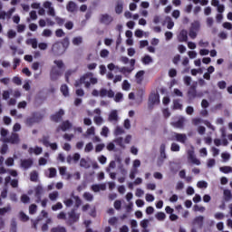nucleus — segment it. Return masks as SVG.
I'll return each mask as SVG.
<instances>
[{"instance_id":"1","label":"nucleus","mask_w":232,"mask_h":232,"mask_svg":"<svg viewBox=\"0 0 232 232\" xmlns=\"http://www.w3.org/2000/svg\"><path fill=\"white\" fill-rule=\"evenodd\" d=\"M99 82V80L93 76V72H86L82 76L80 77V79L76 80L74 82L75 88H81L82 84L84 85V88H90L92 85L97 84Z\"/></svg>"},{"instance_id":"2","label":"nucleus","mask_w":232,"mask_h":232,"mask_svg":"<svg viewBox=\"0 0 232 232\" xmlns=\"http://www.w3.org/2000/svg\"><path fill=\"white\" fill-rule=\"evenodd\" d=\"M92 95L93 97H109V99H113V97H115V92H113V90L110 89L109 91L104 89V88H102L99 91H97V89H94L92 92Z\"/></svg>"},{"instance_id":"3","label":"nucleus","mask_w":232,"mask_h":232,"mask_svg":"<svg viewBox=\"0 0 232 232\" xmlns=\"http://www.w3.org/2000/svg\"><path fill=\"white\" fill-rule=\"evenodd\" d=\"M43 121V116L39 112H34L31 117H28L25 121V124L27 126H34V124L37 122H41Z\"/></svg>"},{"instance_id":"4","label":"nucleus","mask_w":232,"mask_h":232,"mask_svg":"<svg viewBox=\"0 0 232 232\" xmlns=\"http://www.w3.org/2000/svg\"><path fill=\"white\" fill-rule=\"evenodd\" d=\"M76 209L72 208L69 213V220L68 225L72 226V224H75V222H79V218H81V214L75 213Z\"/></svg>"},{"instance_id":"5","label":"nucleus","mask_w":232,"mask_h":232,"mask_svg":"<svg viewBox=\"0 0 232 232\" xmlns=\"http://www.w3.org/2000/svg\"><path fill=\"white\" fill-rule=\"evenodd\" d=\"M99 21L102 24H105L106 26H110L112 23L113 18L109 14H102L100 15Z\"/></svg>"},{"instance_id":"6","label":"nucleus","mask_w":232,"mask_h":232,"mask_svg":"<svg viewBox=\"0 0 232 232\" xmlns=\"http://www.w3.org/2000/svg\"><path fill=\"white\" fill-rule=\"evenodd\" d=\"M63 117H64V110L60 109L54 114H52L50 119L53 122H61V121H63Z\"/></svg>"},{"instance_id":"7","label":"nucleus","mask_w":232,"mask_h":232,"mask_svg":"<svg viewBox=\"0 0 232 232\" xmlns=\"http://www.w3.org/2000/svg\"><path fill=\"white\" fill-rule=\"evenodd\" d=\"M188 98V104L192 102L194 99H197V85H191L187 92Z\"/></svg>"},{"instance_id":"8","label":"nucleus","mask_w":232,"mask_h":232,"mask_svg":"<svg viewBox=\"0 0 232 232\" xmlns=\"http://www.w3.org/2000/svg\"><path fill=\"white\" fill-rule=\"evenodd\" d=\"M173 140H177V142H180L181 144H186V140H188V136L186 134L174 132Z\"/></svg>"},{"instance_id":"9","label":"nucleus","mask_w":232,"mask_h":232,"mask_svg":"<svg viewBox=\"0 0 232 232\" xmlns=\"http://www.w3.org/2000/svg\"><path fill=\"white\" fill-rule=\"evenodd\" d=\"M62 74L63 72H61V70H59L55 66H53L50 72L51 81H57V79H59V76Z\"/></svg>"},{"instance_id":"10","label":"nucleus","mask_w":232,"mask_h":232,"mask_svg":"<svg viewBox=\"0 0 232 232\" xmlns=\"http://www.w3.org/2000/svg\"><path fill=\"white\" fill-rule=\"evenodd\" d=\"M73 125L72 124V122H70V121L66 120L62 122V124L57 128L56 131H68V130H72V127Z\"/></svg>"},{"instance_id":"11","label":"nucleus","mask_w":232,"mask_h":232,"mask_svg":"<svg viewBox=\"0 0 232 232\" xmlns=\"http://www.w3.org/2000/svg\"><path fill=\"white\" fill-rule=\"evenodd\" d=\"M44 8H47V14L48 15H51V17H55V9L52 6V2L46 1L44 3Z\"/></svg>"},{"instance_id":"12","label":"nucleus","mask_w":232,"mask_h":232,"mask_svg":"<svg viewBox=\"0 0 232 232\" xmlns=\"http://www.w3.org/2000/svg\"><path fill=\"white\" fill-rule=\"evenodd\" d=\"M20 166L24 169H29V168H32V166H34V160L32 159L21 160Z\"/></svg>"},{"instance_id":"13","label":"nucleus","mask_w":232,"mask_h":232,"mask_svg":"<svg viewBox=\"0 0 232 232\" xmlns=\"http://www.w3.org/2000/svg\"><path fill=\"white\" fill-rule=\"evenodd\" d=\"M9 144H19V134L12 133L9 138L5 140Z\"/></svg>"},{"instance_id":"14","label":"nucleus","mask_w":232,"mask_h":232,"mask_svg":"<svg viewBox=\"0 0 232 232\" xmlns=\"http://www.w3.org/2000/svg\"><path fill=\"white\" fill-rule=\"evenodd\" d=\"M149 102L150 104H160V95L159 93H151L149 97Z\"/></svg>"},{"instance_id":"15","label":"nucleus","mask_w":232,"mask_h":232,"mask_svg":"<svg viewBox=\"0 0 232 232\" xmlns=\"http://www.w3.org/2000/svg\"><path fill=\"white\" fill-rule=\"evenodd\" d=\"M63 50V44L61 43L56 42L53 44L52 52L54 53V55H60L61 51Z\"/></svg>"},{"instance_id":"16","label":"nucleus","mask_w":232,"mask_h":232,"mask_svg":"<svg viewBox=\"0 0 232 232\" xmlns=\"http://www.w3.org/2000/svg\"><path fill=\"white\" fill-rule=\"evenodd\" d=\"M188 155L192 164H196V166H200V160L195 157V152L193 150H188Z\"/></svg>"},{"instance_id":"17","label":"nucleus","mask_w":232,"mask_h":232,"mask_svg":"<svg viewBox=\"0 0 232 232\" xmlns=\"http://www.w3.org/2000/svg\"><path fill=\"white\" fill-rule=\"evenodd\" d=\"M178 41L179 43H186L188 41V31L181 30L178 36Z\"/></svg>"},{"instance_id":"18","label":"nucleus","mask_w":232,"mask_h":232,"mask_svg":"<svg viewBox=\"0 0 232 232\" xmlns=\"http://www.w3.org/2000/svg\"><path fill=\"white\" fill-rule=\"evenodd\" d=\"M122 12H124V4L122 3V1H118L115 6V14L121 15Z\"/></svg>"},{"instance_id":"19","label":"nucleus","mask_w":232,"mask_h":232,"mask_svg":"<svg viewBox=\"0 0 232 232\" xmlns=\"http://www.w3.org/2000/svg\"><path fill=\"white\" fill-rule=\"evenodd\" d=\"M192 224L195 226H199V227H202V226H204V216H198L196 217L193 221Z\"/></svg>"},{"instance_id":"20","label":"nucleus","mask_w":232,"mask_h":232,"mask_svg":"<svg viewBox=\"0 0 232 232\" xmlns=\"http://www.w3.org/2000/svg\"><path fill=\"white\" fill-rule=\"evenodd\" d=\"M67 12H71V14H73V12H77V4L73 1H70L66 6Z\"/></svg>"},{"instance_id":"21","label":"nucleus","mask_w":232,"mask_h":232,"mask_svg":"<svg viewBox=\"0 0 232 232\" xmlns=\"http://www.w3.org/2000/svg\"><path fill=\"white\" fill-rule=\"evenodd\" d=\"M108 121L110 122H113V121H119V114L117 113V111H111L109 114Z\"/></svg>"},{"instance_id":"22","label":"nucleus","mask_w":232,"mask_h":232,"mask_svg":"<svg viewBox=\"0 0 232 232\" xmlns=\"http://www.w3.org/2000/svg\"><path fill=\"white\" fill-rule=\"evenodd\" d=\"M160 158L164 160L165 159H168V156L166 155V144L162 143L160 147Z\"/></svg>"},{"instance_id":"23","label":"nucleus","mask_w":232,"mask_h":232,"mask_svg":"<svg viewBox=\"0 0 232 232\" xmlns=\"http://www.w3.org/2000/svg\"><path fill=\"white\" fill-rule=\"evenodd\" d=\"M171 124L174 126V128L182 129L184 128V118H180L179 121L172 122Z\"/></svg>"},{"instance_id":"24","label":"nucleus","mask_w":232,"mask_h":232,"mask_svg":"<svg viewBox=\"0 0 232 232\" xmlns=\"http://www.w3.org/2000/svg\"><path fill=\"white\" fill-rule=\"evenodd\" d=\"M38 179H39V174L37 173V171L34 170L30 173L31 182H37Z\"/></svg>"},{"instance_id":"25","label":"nucleus","mask_w":232,"mask_h":232,"mask_svg":"<svg viewBox=\"0 0 232 232\" xmlns=\"http://www.w3.org/2000/svg\"><path fill=\"white\" fill-rule=\"evenodd\" d=\"M19 218L22 222H28L30 220V217H28L24 212L20 211Z\"/></svg>"},{"instance_id":"26","label":"nucleus","mask_w":232,"mask_h":232,"mask_svg":"<svg viewBox=\"0 0 232 232\" xmlns=\"http://www.w3.org/2000/svg\"><path fill=\"white\" fill-rule=\"evenodd\" d=\"M144 71H139L136 75L135 78L138 81V84H140V82H142V77H144Z\"/></svg>"},{"instance_id":"27","label":"nucleus","mask_w":232,"mask_h":232,"mask_svg":"<svg viewBox=\"0 0 232 232\" xmlns=\"http://www.w3.org/2000/svg\"><path fill=\"white\" fill-rule=\"evenodd\" d=\"M190 30H194L196 32H198L200 30V22L199 21H195L191 24Z\"/></svg>"},{"instance_id":"28","label":"nucleus","mask_w":232,"mask_h":232,"mask_svg":"<svg viewBox=\"0 0 232 232\" xmlns=\"http://www.w3.org/2000/svg\"><path fill=\"white\" fill-rule=\"evenodd\" d=\"M41 142L45 146V148L50 147V136H43Z\"/></svg>"},{"instance_id":"29","label":"nucleus","mask_w":232,"mask_h":232,"mask_svg":"<svg viewBox=\"0 0 232 232\" xmlns=\"http://www.w3.org/2000/svg\"><path fill=\"white\" fill-rule=\"evenodd\" d=\"M118 70L120 73H123V75H125V73H131L133 68L130 69L128 67H118Z\"/></svg>"},{"instance_id":"30","label":"nucleus","mask_w":232,"mask_h":232,"mask_svg":"<svg viewBox=\"0 0 232 232\" xmlns=\"http://www.w3.org/2000/svg\"><path fill=\"white\" fill-rule=\"evenodd\" d=\"M173 110H182V103H180V100L173 101Z\"/></svg>"},{"instance_id":"31","label":"nucleus","mask_w":232,"mask_h":232,"mask_svg":"<svg viewBox=\"0 0 232 232\" xmlns=\"http://www.w3.org/2000/svg\"><path fill=\"white\" fill-rule=\"evenodd\" d=\"M72 44L74 46H79V44H82V36H77L72 39Z\"/></svg>"},{"instance_id":"32","label":"nucleus","mask_w":232,"mask_h":232,"mask_svg":"<svg viewBox=\"0 0 232 232\" xmlns=\"http://www.w3.org/2000/svg\"><path fill=\"white\" fill-rule=\"evenodd\" d=\"M156 218L160 222H162L163 220H166V214L164 212H158L156 214Z\"/></svg>"},{"instance_id":"33","label":"nucleus","mask_w":232,"mask_h":232,"mask_svg":"<svg viewBox=\"0 0 232 232\" xmlns=\"http://www.w3.org/2000/svg\"><path fill=\"white\" fill-rule=\"evenodd\" d=\"M60 90H61L63 95H64V97H68V95H69L68 85L63 84L61 86Z\"/></svg>"},{"instance_id":"34","label":"nucleus","mask_w":232,"mask_h":232,"mask_svg":"<svg viewBox=\"0 0 232 232\" xmlns=\"http://www.w3.org/2000/svg\"><path fill=\"white\" fill-rule=\"evenodd\" d=\"M37 213V205L31 204L29 206V214L30 215H35Z\"/></svg>"},{"instance_id":"35","label":"nucleus","mask_w":232,"mask_h":232,"mask_svg":"<svg viewBox=\"0 0 232 232\" xmlns=\"http://www.w3.org/2000/svg\"><path fill=\"white\" fill-rule=\"evenodd\" d=\"M80 166H81V168H85V169H88V168H90V164L88 163V161L84 158L81 159Z\"/></svg>"},{"instance_id":"36","label":"nucleus","mask_w":232,"mask_h":232,"mask_svg":"<svg viewBox=\"0 0 232 232\" xmlns=\"http://www.w3.org/2000/svg\"><path fill=\"white\" fill-rule=\"evenodd\" d=\"M12 12H14V9H11L8 14L5 11L0 12V19H6V16L8 17V19H10V15H12Z\"/></svg>"},{"instance_id":"37","label":"nucleus","mask_w":232,"mask_h":232,"mask_svg":"<svg viewBox=\"0 0 232 232\" xmlns=\"http://www.w3.org/2000/svg\"><path fill=\"white\" fill-rule=\"evenodd\" d=\"M49 198L52 201L57 200V198H59V192L58 191H53V192L50 193L49 194Z\"/></svg>"},{"instance_id":"38","label":"nucleus","mask_w":232,"mask_h":232,"mask_svg":"<svg viewBox=\"0 0 232 232\" xmlns=\"http://www.w3.org/2000/svg\"><path fill=\"white\" fill-rule=\"evenodd\" d=\"M219 170L222 172V173H232V168L229 167V166H224V167H221L219 168Z\"/></svg>"},{"instance_id":"39","label":"nucleus","mask_w":232,"mask_h":232,"mask_svg":"<svg viewBox=\"0 0 232 232\" xmlns=\"http://www.w3.org/2000/svg\"><path fill=\"white\" fill-rule=\"evenodd\" d=\"M142 63L143 64H150V63H153V59L151 58V56L150 55H145L143 58H142Z\"/></svg>"},{"instance_id":"40","label":"nucleus","mask_w":232,"mask_h":232,"mask_svg":"<svg viewBox=\"0 0 232 232\" xmlns=\"http://www.w3.org/2000/svg\"><path fill=\"white\" fill-rule=\"evenodd\" d=\"M83 198L88 202H92V200H93V195L90 192H85L83 193Z\"/></svg>"},{"instance_id":"41","label":"nucleus","mask_w":232,"mask_h":232,"mask_svg":"<svg viewBox=\"0 0 232 232\" xmlns=\"http://www.w3.org/2000/svg\"><path fill=\"white\" fill-rule=\"evenodd\" d=\"M130 88H131V84H130L128 80H124L122 82V90H124V92H128V90H130Z\"/></svg>"},{"instance_id":"42","label":"nucleus","mask_w":232,"mask_h":232,"mask_svg":"<svg viewBox=\"0 0 232 232\" xmlns=\"http://www.w3.org/2000/svg\"><path fill=\"white\" fill-rule=\"evenodd\" d=\"M54 19L58 26H63L64 23H66V20L64 18H61L59 16H56Z\"/></svg>"},{"instance_id":"43","label":"nucleus","mask_w":232,"mask_h":232,"mask_svg":"<svg viewBox=\"0 0 232 232\" xmlns=\"http://www.w3.org/2000/svg\"><path fill=\"white\" fill-rule=\"evenodd\" d=\"M114 142L115 144H117V146H120V148H124V139H122L121 137L117 138Z\"/></svg>"},{"instance_id":"44","label":"nucleus","mask_w":232,"mask_h":232,"mask_svg":"<svg viewBox=\"0 0 232 232\" xmlns=\"http://www.w3.org/2000/svg\"><path fill=\"white\" fill-rule=\"evenodd\" d=\"M51 232H67L64 227H55L51 229Z\"/></svg>"},{"instance_id":"45","label":"nucleus","mask_w":232,"mask_h":232,"mask_svg":"<svg viewBox=\"0 0 232 232\" xmlns=\"http://www.w3.org/2000/svg\"><path fill=\"white\" fill-rule=\"evenodd\" d=\"M73 198L75 200V208H81V205L82 204V200H81V198H79V196H73Z\"/></svg>"},{"instance_id":"46","label":"nucleus","mask_w":232,"mask_h":232,"mask_svg":"<svg viewBox=\"0 0 232 232\" xmlns=\"http://www.w3.org/2000/svg\"><path fill=\"white\" fill-rule=\"evenodd\" d=\"M57 175V169L55 168L49 169V179H53Z\"/></svg>"},{"instance_id":"47","label":"nucleus","mask_w":232,"mask_h":232,"mask_svg":"<svg viewBox=\"0 0 232 232\" xmlns=\"http://www.w3.org/2000/svg\"><path fill=\"white\" fill-rule=\"evenodd\" d=\"M224 197L226 200H231L232 198V194H231V190L229 189H225L224 190Z\"/></svg>"},{"instance_id":"48","label":"nucleus","mask_w":232,"mask_h":232,"mask_svg":"<svg viewBox=\"0 0 232 232\" xmlns=\"http://www.w3.org/2000/svg\"><path fill=\"white\" fill-rule=\"evenodd\" d=\"M90 135H95V127L89 128L86 131V134H83V137H88Z\"/></svg>"},{"instance_id":"49","label":"nucleus","mask_w":232,"mask_h":232,"mask_svg":"<svg viewBox=\"0 0 232 232\" xmlns=\"http://www.w3.org/2000/svg\"><path fill=\"white\" fill-rule=\"evenodd\" d=\"M21 202H23V204H29L30 197H28V195H26V194H23L21 196Z\"/></svg>"},{"instance_id":"50","label":"nucleus","mask_w":232,"mask_h":232,"mask_svg":"<svg viewBox=\"0 0 232 232\" xmlns=\"http://www.w3.org/2000/svg\"><path fill=\"white\" fill-rule=\"evenodd\" d=\"M108 55H110V51H108V49H102V50L100 52V56H101L102 59H106V57H108Z\"/></svg>"},{"instance_id":"51","label":"nucleus","mask_w":232,"mask_h":232,"mask_svg":"<svg viewBox=\"0 0 232 232\" xmlns=\"http://www.w3.org/2000/svg\"><path fill=\"white\" fill-rule=\"evenodd\" d=\"M93 121L97 126H101V124L104 121V120L101 116H95Z\"/></svg>"},{"instance_id":"52","label":"nucleus","mask_w":232,"mask_h":232,"mask_svg":"<svg viewBox=\"0 0 232 232\" xmlns=\"http://www.w3.org/2000/svg\"><path fill=\"white\" fill-rule=\"evenodd\" d=\"M53 211H59V209H63V203L57 202L55 205L52 206Z\"/></svg>"},{"instance_id":"53","label":"nucleus","mask_w":232,"mask_h":232,"mask_svg":"<svg viewBox=\"0 0 232 232\" xmlns=\"http://www.w3.org/2000/svg\"><path fill=\"white\" fill-rule=\"evenodd\" d=\"M10 232H17V222L15 220L11 222Z\"/></svg>"},{"instance_id":"54","label":"nucleus","mask_w":232,"mask_h":232,"mask_svg":"<svg viewBox=\"0 0 232 232\" xmlns=\"http://www.w3.org/2000/svg\"><path fill=\"white\" fill-rule=\"evenodd\" d=\"M197 187L199 188V189L208 188V182L201 180L197 183Z\"/></svg>"},{"instance_id":"55","label":"nucleus","mask_w":232,"mask_h":232,"mask_svg":"<svg viewBox=\"0 0 232 232\" xmlns=\"http://www.w3.org/2000/svg\"><path fill=\"white\" fill-rule=\"evenodd\" d=\"M14 84H16V86H21L23 84V80H21L18 76H14L13 78Z\"/></svg>"},{"instance_id":"56","label":"nucleus","mask_w":232,"mask_h":232,"mask_svg":"<svg viewBox=\"0 0 232 232\" xmlns=\"http://www.w3.org/2000/svg\"><path fill=\"white\" fill-rule=\"evenodd\" d=\"M149 224H150V220L149 219H143V220L140 221V226L143 229H146V228H148Z\"/></svg>"},{"instance_id":"57","label":"nucleus","mask_w":232,"mask_h":232,"mask_svg":"<svg viewBox=\"0 0 232 232\" xmlns=\"http://www.w3.org/2000/svg\"><path fill=\"white\" fill-rule=\"evenodd\" d=\"M35 191V197H41V195H43V187L41 186H37L34 189Z\"/></svg>"},{"instance_id":"58","label":"nucleus","mask_w":232,"mask_h":232,"mask_svg":"<svg viewBox=\"0 0 232 232\" xmlns=\"http://www.w3.org/2000/svg\"><path fill=\"white\" fill-rule=\"evenodd\" d=\"M93 150V144L92 142H89L86 144L84 151L85 153H90Z\"/></svg>"},{"instance_id":"59","label":"nucleus","mask_w":232,"mask_h":232,"mask_svg":"<svg viewBox=\"0 0 232 232\" xmlns=\"http://www.w3.org/2000/svg\"><path fill=\"white\" fill-rule=\"evenodd\" d=\"M108 133H110V129L106 126L102 127L101 135H102V137H108Z\"/></svg>"},{"instance_id":"60","label":"nucleus","mask_w":232,"mask_h":232,"mask_svg":"<svg viewBox=\"0 0 232 232\" xmlns=\"http://www.w3.org/2000/svg\"><path fill=\"white\" fill-rule=\"evenodd\" d=\"M194 211H199L200 213H204V211H206V208L205 207H199L198 205H195L193 207Z\"/></svg>"},{"instance_id":"61","label":"nucleus","mask_w":232,"mask_h":232,"mask_svg":"<svg viewBox=\"0 0 232 232\" xmlns=\"http://www.w3.org/2000/svg\"><path fill=\"white\" fill-rule=\"evenodd\" d=\"M16 35H17V33H15V31L12 29L7 32L8 39H14Z\"/></svg>"},{"instance_id":"62","label":"nucleus","mask_w":232,"mask_h":232,"mask_svg":"<svg viewBox=\"0 0 232 232\" xmlns=\"http://www.w3.org/2000/svg\"><path fill=\"white\" fill-rule=\"evenodd\" d=\"M170 150L171 151H180V146L177 143H172Z\"/></svg>"},{"instance_id":"63","label":"nucleus","mask_w":232,"mask_h":232,"mask_svg":"<svg viewBox=\"0 0 232 232\" xmlns=\"http://www.w3.org/2000/svg\"><path fill=\"white\" fill-rule=\"evenodd\" d=\"M55 35H56V37H64L65 33H64V31H63V29H57L55 31Z\"/></svg>"},{"instance_id":"64","label":"nucleus","mask_w":232,"mask_h":232,"mask_svg":"<svg viewBox=\"0 0 232 232\" xmlns=\"http://www.w3.org/2000/svg\"><path fill=\"white\" fill-rule=\"evenodd\" d=\"M188 35L190 39H196L197 38V31L193 29H189Z\"/></svg>"}]
</instances>
